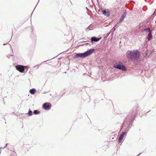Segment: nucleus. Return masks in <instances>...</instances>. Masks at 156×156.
<instances>
[{"label": "nucleus", "instance_id": "nucleus-7", "mask_svg": "<svg viewBox=\"0 0 156 156\" xmlns=\"http://www.w3.org/2000/svg\"><path fill=\"white\" fill-rule=\"evenodd\" d=\"M102 13L105 16H109L110 12L108 11L104 10L102 11Z\"/></svg>", "mask_w": 156, "mask_h": 156}, {"label": "nucleus", "instance_id": "nucleus-4", "mask_svg": "<svg viewBox=\"0 0 156 156\" xmlns=\"http://www.w3.org/2000/svg\"><path fill=\"white\" fill-rule=\"evenodd\" d=\"M16 68L20 72L23 73L25 70V68H27L26 66L20 65H17L16 66Z\"/></svg>", "mask_w": 156, "mask_h": 156}, {"label": "nucleus", "instance_id": "nucleus-5", "mask_svg": "<svg viewBox=\"0 0 156 156\" xmlns=\"http://www.w3.org/2000/svg\"><path fill=\"white\" fill-rule=\"evenodd\" d=\"M51 105L48 103H44L43 105V108L45 110H49L51 108Z\"/></svg>", "mask_w": 156, "mask_h": 156}, {"label": "nucleus", "instance_id": "nucleus-1", "mask_svg": "<svg viewBox=\"0 0 156 156\" xmlns=\"http://www.w3.org/2000/svg\"><path fill=\"white\" fill-rule=\"evenodd\" d=\"M140 55V52L137 50L128 51L126 53L127 58L132 60H135L138 59Z\"/></svg>", "mask_w": 156, "mask_h": 156}, {"label": "nucleus", "instance_id": "nucleus-10", "mask_svg": "<svg viewBox=\"0 0 156 156\" xmlns=\"http://www.w3.org/2000/svg\"><path fill=\"white\" fill-rule=\"evenodd\" d=\"M152 38V34L151 31H150L148 35V40H150Z\"/></svg>", "mask_w": 156, "mask_h": 156}, {"label": "nucleus", "instance_id": "nucleus-13", "mask_svg": "<svg viewBox=\"0 0 156 156\" xmlns=\"http://www.w3.org/2000/svg\"><path fill=\"white\" fill-rule=\"evenodd\" d=\"M28 115L30 116H31L32 115V112L30 110L29 111L28 113Z\"/></svg>", "mask_w": 156, "mask_h": 156}, {"label": "nucleus", "instance_id": "nucleus-9", "mask_svg": "<svg viewBox=\"0 0 156 156\" xmlns=\"http://www.w3.org/2000/svg\"><path fill=\"white\" fill-rule=\"evenodd\" d=\"M126 12H125L122 15V16L120 20V22H121L124 20V18L126 16Z\"/></svg>", "mask_w": 156, "mask_h": 156}, {"label": "nucleus", "instance_id": "nucleus-14", "mask_svg": "<svg viewBox=\"0 0 156 156\" xmlns=\"http://www.w3.org/2000/svg\"><path fill=\"white\" fill-rule=\"evenodd\" d=\"M144 30L145 31H147L149 32V33L150 32V31H151L150 28H146L144 29Z\"/></svg>", "mask_w": 156, "mask_h": 156}, {"label": "nucleus", "instance_id": "nucleus-3", "mask_svg": "<svg viewBox=\"0 0 156 156\" xmlns=\"http://www.w3.org/2000/svg\"><path fill=\"white\" fill-rule=\"evenodd\" d=\"M113 66L115 68L119 69H122L123 70H125L126 69L124 66L122 65L120 63H115Z\"/></svg>", "mask_w": 156, "mask_h": 156}, {"label": "nucleus", "instance_id": "nucleus-8", "mask_svg": "<svg viewBox=\"0 0 156 156\" xmlns=\"http://www.w3.org/2000/svg\"><path fill=\"white\" fill-rule=\"evenodd\" d=\"M101 38V37L100 38H97L94 37H93L91 38V40L92 42H97Z\"/></svg>", "mask_w": 156, "mask_h": 156}, {"label": "nucleus", "instance_id": "nucleus-12", "mask_svg": "<svg viewBox=\"0 0 156 156\" xmlns=\"http://www.w3.org/2000/svg\"><path fill=\"white\" fill-rule=\"evenodd\" d=\"M33 113L34 114L36 115L39 114L40 113V112L37 110H35L34 111Z\"/></svg>", "mask_w": 156, "mask_h": 156}, {"label": "nucleus", "instance_id": "nucleus-6", "mask_svg": "<svg viewBox=\"0 0 156 156\" xmlns=\"http://www.w3.org/2000/svg\"><path fill=\"white\" fill-rule=\"evenodd\" d=\"M126 132H123L120 135L119 138V142H121L123 140L125 134H126Z\"/></svg>", "mask_w": 156, "mask_h": 156}, {"label": "nucleus", "instance_id": "nucleus-2", "mask_svg": "<svg viewBox=\"0 0 156 156\" xmlns=\"http://www.w3.org/2000/svg\"><path fill=\"white\" fill-rule=\"evenodd\" d=\"M94 50V49H91L84 53L76 54L74 56V58H78L79 57H86L93 52Z\"/></svg>", "mask_w": 156, "mask_h": 156}, {"label": "nucleus", "instance_id": "nucleus-11", "mask_svg": "<svg viewBox=\"0 0 156 156\" xmlns=\"http://www.w3.org/2000/svg\"><path fill=\"white\" fill-rule=\"evenodd\" d=\"M35 91H36V90L35 89H30V93L32 94H34L35 93Z\"/></svg>", "mask_w": 156, "mask_h": 156}]
</instances>
